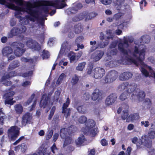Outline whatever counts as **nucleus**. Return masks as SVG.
Masks as SVG:
<instances>
[{
    "label": "nucleus",
    "mask_w": 155,
    "mask_h": 155,
    "mask_svg": "<svg viewBox=\"0 0 155 155\" xmlns=\"http://www.w3.org/2000/svg\"><path fill=\"white\" fill-rule=\"evenodd\" d=\"M31 84V82L30 81H26L22 83L21 85L22 86L24 87H28L30 86Z\"/></svg>",
    "instance_id": "obj_64"
},
{
    "label": "nucleus",
    "mask_w": 155,
    "mask_h": 155,
    "mask_svg": "<svg viewBox=\"0 0 155 155\" xmlns=\"http://www.w3.org/2000/svg\"><path fill=\"white\" fill-rule=\"evenodd\" d=\"M133 74L130 72H125L121 73L119 76V79L121 81H127L131 78Z\"/></svg>",
    "instance_id": "obj_16"
},
{
    "label": "nucleus",
    "mask_w": 155,
    "mask_h": 155,
    "mask_svg": "<svg viewBox=\"0 0 155 155\" xmlns=\"http://www.w3.org/2000/svg\"><path fill=\"white\" fill-rule=\"evenodd\" d=\"M20 65V62L18 61L15 60L10 64L8 68H16L18 67Z\"/></svg>",
    "instance_id": "obj_37"
},
{
    "label": "nucleus",
    "mask_w": 155,
    "mask_h": 155,
    "mask_svg": "<svg viewBox=\"0 0 155 155\" xmlns=\"http://www.w3.org/2000/svg\"><path fill=\"white\" fill-rule=\"evenodd\" d=\"M118 76V74L117 71L114 70L110 71L107 74L105 79L106 83H110L114 81Z\"/></svg>",
    "instance_id": "obj_5"
},
{
    "label": "nucleus",
    "mask_w": 155,
    "mask_h": 155,
    "mask_svg": "<svg viewBox=\"0 0 155 155\" xmlns=\"http://www.w3.org/2000/svg\"><path fill=\"white\" fill-rule=\"evenodd\" d=\"M13 52L12 48L9 46L5 47L2 50V53L4 56L8 57L9 55L12 54Z\"/></svg>",
    "instance_id": "obj_22"
},
{
    "label": "nucleus",
    "mask_w": 155,
    "mask_h": 155,
    "mask_svg": "<svg viewBox=\"0 0 155 155\" xmlns=\"http://www.w3.org/2000/svg\"><path fill=\"white\" fill-rule=\"evenodd\" d=\"M15 110L16 113L18 114H21L23 111V107L20 104H16L14 106Z\"/></svg>",
    "instance_id": "obj_28"
},
{
    "label": "nucleus",
    "mask_w": 155,
    "mask_h": 155,
    "mask_svg": "<svg viewBox=\"0 0 155 155\" xmlns=\"http://www.w3.org/2000/svg\"><path fill=\"white\" fill-rule=\"evenodd\" d=\"M10 78V77L8 73H6L4 74V75L2 77L1 81L6 80V79Z\"/></svg>",
    "instance_id": "obj_56"
},
{
    "label": "nucleus",
    "mask_w": 155,
    "mask_h": 155,
    "mask_svg": "<svg viewBox=\"0 0 155 155\" xmlns=\"http://www.w3.org/2000/svg\"><path fill=\"white\" fill-rule=\"evenodd\" d=\"M1 82L3 84L6 86H9L12 84V82L10 81L7 80L1 81Z\"/></svg>",
    "instance_id": "obj_58"
},
{
    "label": "nucleus",
    "mask_w": 155,
    "mask_h": 155,
    "mask_svg": "<svg viewBox=\"0 0 155 155\" xmlns=\"http://www.w3.org/2000/svg\"><path fill=\"white\" fill-rule=\"evenodd\" d=\"M50 56L49 52L45 50H43L42 52L41 57L43 59H47L50 58Z\"/></svg>",
    "instance_id": "obj_29"
},
{
    "label": "nucleus",
    "mask_w": 155,
    "mask_h": 155,
    "mask_svg": "<svg viewBox=\"0 0 155 155\" xmlns=\"http://www.w3.org/2000/svg\"><path fill=\"white\" fill-rule=\"evenodd\" d=\"M137 148L138 149H140L144 147V144L143 143L142 141L139 140L136 143Z\"/></svg>",
    "instance_id": "obj_50"
},
{
    "label": "nucleus",
    "mask_w": 155,
    "mask_h": 155,
    "mask_svg": "<svg viewBox=\"0 0 155 155\" xmlns=\"http://www.w3.org/2000/svg\"><path fill=\"white\" fill-rule=\"evenodd\" d=\"M122 16V13L120 12H118L115 14L114 15V18L116 20H118Z\"/></svg>",
    "instance_id": "obj_57"
},
{
    "label": "nucleus",
    "mask_w": 155,
    "mask_h": 155,
    "mask_svg": "<svg viewBox=\"0 0 155 155\" xmlns=\"http://www.w3.org/2000/svg\"><path fill=\"white\" fill-rule=\"evenodd\" d=\"M127 83H123L119 85L118 88L119 91H121L125 89L127 90Z\"/></svg>",
    "instance_id": "obj_39"
},
{
    "label": "nucleus",
    "mask_w": 155,
    "mask_h": 155,
    "mask_svg": "<svg viewBox=\"0 0 155 155\" xmlns=\"http://www.w3.org/2000/svg\"><path fill=\"white\" fill-rule=\"evenodd\" d=\"M71 141V139L69 137H68L65 138L64 145L66 146L68 144H70Z\"/></svg>",
    "instance_id": "obj_52"
},
{
    "label": "nucleus",
    "mask_w": 155,
    "mask_h": 155,
    "mask_svg": "<svg viewBox=\"0 0 155 155\" xmlns=\"http://www.w3.org/2000/svg\"><path fill=\"white\" fill-rule=\"evenodd\" d=\"M11 46L14 49V54L16 56H21L26 51L24 44L20 42H14L12 43Z\"/></svg>",
    "instance_id": "obj_3"
},
{
    "label": "nucleus",
    "mask_w": 155,
    "mask_h": 155,
    "mask_svg": "<svg viewBox=\"0 0 155 155\" xmlns=\"http://www.w3.org/2000/svg\"><path fill=\"white\" fill-rule=\"evenodd\" d=\"M35 94L34 93L31 95V97L29 98L27 101L26 103V105H28L31 103V102L32 101V100L35 97Z\"/></svg>",
    "instance_id": "obj_54"
},
{
    "label": "nucleus",
    "mask_w": 155,
    "mask_h": 155,
    "mask_svg": "<svg viewBox=\"0 0 155 155\" xmlns=\"http://www.w3.org/2000/svg\"><path fill=\"white\" fill-rule=\"evenodd\" d=\"M97 15V14L95 12H93L87 14L86 15H85V18L86 19H91L92 18H94Z\"/></svg>",
    "instance_id": "obj_40"
},
{
    "label": "nucleus",
    "mask_w": 155,
    "mask_h": 155,
    "mask_svg": "<svg viewBox=\"0 0 155 155\" xmlns=\"http://www.w3.org/2000/svg\"><path fill=\"white\" fill-rule=\"evenodd\" d=\"M95 124V123L94 120H89L85 124L86 130L88 131L91 128L94 127Z\"/></svg>",
    "instance_id": "obj_24"
},
{
    "label": "nucleus",
    "mask_w": 155,
    "mask_h": 155,
    "mask_svg": "<svg viewBox=\"0 0 155 155\" xmlns=\"http://www.w3.org/2000/svg\"><path fill=\"white\" fill-rule=\"evenodd\" d=\"M8 96L7 94H6L5 95V97L6 98H7V99L6 101H5V104H10L11 105H13L14 103L15 102V101H12L13 98H12V99L8 98L7 97Z\"/></svg>",
    "instance_id": "obj_42"
},
{
    "label": "nucleus",
    "mask_w": 155,
    "mask_h": 155,
    "mask_svg": "<svg viewBox=\"0 0 155 155\" xmlns=\"http://www.w3.org/2000/svg\"><path fill=\"white\" fill-rule=\"evenodd\" d=\"M137 84L134 83L130 84H128L127 89L126 91L129 93V95L132 94L131 95L132 98H135L136 97L134 94H137V91L138 90V89L137 88Z\"/></svg>",
    "instance_id": "obj_6"
},
{
    "label": "nucleus",
    "mask_w": 155,
    "mask_h": 155,
    "mask_svg": "<svg viewBox=\"0 0 155 155\" xmlns=\"http://www.w3.org/2000/svg\"><path fill=\"white\" fill-rule=\"evenodd\" d=\"M102 92L98 89H95L93 93L91 96L92 99L95 101L99 100L101 98Z\"/></svg>",
    "instance_id": "obj_18"
},
{
    "label": "nucleus",
    "mask_w": 155,
    "mask_h": 155,
    "mask_svg": "<svg viewBox=\"0 0 155 155\" xmlns=\"http://www.w3.org/2000/svg\"><path fill=\"white\" fill-rule=\"evenodd\" d=\"M14 9L17 11V13H20L21 11H24V8L15 6Z\"/></svg>",
    "instance_id": "obj_63"
},
{
    "label": "nucleus",
    "mask_w": 155,
    "mask_h": 155,
    "mask_svg": "<svg viewBox=\"0 0 155 155\" xmlns=\"http://www.w3.org/2000/svg\"><path fill=\"white\" fill-rule=\"evenodd\" d=\"M79 78L78 76L75 75L72 78L71 81V83L73 86L75 85L78 83L79 80Z\"/></svg>",
    "instance_id": "obj_41"
},
{
    "label": "nucleus",
    "mask_w": 155,
    "mask_h": 155,
    "mask_svg": "<svg viewBox=\"0 0 155 155\" xmlns=\"http://www.w3.org/2000/svg\"><path fill=\"white\" fill-rule=\"evenodd\" d=\"M9 70L8 71V73L10 77L12 78V77L15 76L16 75V74L14 71H11L10 70V68H9Z\"/></svg>",
    "instance_id": "obj_59"
},
{
    "label": "nucleus",
    "mask_w": 155,
    "mask_h": 155,
    "mask_svg": "<svg viewBox=\"0 0 155 155\" xmlns=\"http://www.w3.org/2000/svg\"><path fill=\"white\" fill-rule=\"evenodd\" d=\"M127 60L129 63V64H134L135 65H136L137 66H138V62L134 58L131 57H127Z\"/></svg>",
    "instance_id": "obj_31"
},
{
    "label": "nucleus",
    "mask_w": 155,
    "mask_h": 155,
    "mask_svg": "<svg viewBox=\"0 0 155 155\" xmlns=\"http://www.w3.org/2000/svg\"><path fill=\"white\" fill-rule=\"evenodd\" d=\"M36 3L32 4L29 2L26 3L25 5V12L29 15L25 16L26 18L31 21L34 22L35 20L37 21L39 24L42 27V29L44 28L45 21L43 18H39L40 13L39 11L33 8L37 6H39L37 4H35Z\"/></svg>",
    "instance_id": "obj_1"
},
{
    "label": "nucleus",
    "mask_w": 155,
    "mask_h": 155,
    "mask_svg": "<svg viewBox=\"0 0 155 155\" xmlns=\"http://www.w3.org/2000/svg\"><path fill=\"white\" fill-rule=\"evenodd\" d=\"M68 132L67 129L65 128H63L61 129L60 136L61 138L63 139L65 138L67 136Z\"/></svg>",
    "instance_id": "obj_38"
},
{
    "label": "nucleus",
    "mask_w": 155,
    "mask_h": 155,
    "mask_svg": "<svg viewBox=\"0 0 155 155\" xmlns=\"http://www.w3.org/2000/svg\"><path fill=\"white\" fill-rule=\"evenodd\" d=\"M15 150L16 149H21L22 152H24L27 150V145L23 143L21 145H20L15 147Z\"/></svg>",
    "instance_id": "obj_35"
},
{
    "label": "nucleus",
    "mask_w": 155,
    "mask_h": 155,
    "mask_svg": "<svg viewBox=\"0 0 155 155\" xmlns=\"http://www.w3.org/2000/svg\"><path fill=\"white\" fill-rule=\"evenodd\" d=\"M94 77L96 79L101 78L105 74V71L104 68H94Z\"/></svg>",
    "instance_id": "obj_12"
},
{
    "label": "nucleus",
    "mask_w": 155,
    "mask_h": 155,
    "mask_svg": "<svg viewBox=\"0 0 155 155\" xmlns=\"http://www.w3.org/2000/svg\"><path fill=\"white\" fill-rule=\"evenodd\" d=\"M32 118V116L30 113H26L22 117V123L23 125L25 126L27 124L30 123Z\"/></svg>",
    "instance_id": "obj_20"
},
{
    "label": "nucleus",
    "mask_w": 155,
    "mask_h": 155,
    "mask_svg": "<svg viewBox=\"0 0 155 155\" xmlns=\"http://www.w3.org/2000/svg\"><path fill=\"white\" fill-rule=\"evenodd\" d=\"M117 98V95L115 94H110L106 98L105 103L106 105L110 106L113 104L116 101Z\"/></svg>",
    "instance_id": "obj_11"
},
{
    "label": "nucleus",
    "mask_w": 155,
    "mask_h": 155,
    "mask_svg": "<svg viewBox=\"0 0 155 155\" xmlns=\"http://www.w3.org/2000/svg\"><path fill=\"white\" fill-rule=\"evenodd\" d=\"M35 4L39 6H51L56 9H61L67 5L64 0H56L54 1H38Z\"/></svg>",
    "instance_id": "obj_2"
},
{
    "label": "nucleus",
    "mask_w": 155,
    "mask_h": 155,
    "mask_svg": "<svg viewBox=\"0 0 155 155\" xmlns=\"http://www.w3.org/2000/svg\"><path fill=\"white\" fill-rule=\"evenodd\" d=\"M66 77L64 74L62 73L59 76L56 82V84L58 85L60 84L62 82L63 79Z\"/></svg>",
    "instance_id": "obj_44"
},
{
    "label": "nucleus",
    "mask_w": 155,
    "mask_h": 155,
    "mask_svg": "<svg viewBox=\"0 0 155 155\" xmlns=\"http://www.w3.org/2000/svg\"><path fill=\"white\" fill-rule=\"evenodd\" d=\"M85 140L84 136L83 135H81L78 139L76 140V143L77 145H80Z\"/></svg>",
    "instance_id": "obj_36"
},
{
    "label": "nucleus",
    "mask_w": 155,
    "mask_h": 155,
    "mask_svg": "<svg viewBox=\"0 0 155 155\" xmlns=\"http://www.w3.org/2000/svg\"><path fill=\"white\" fill-rule=\"evenodd\" d=\"M104 54V52L101 50H97L95 51L92 54L91 57L96 61L99 60Z\"/></svg>",
    "instance_id": "obj_17"
},
{
    "label": "nucleus",
    "mask_w": 155,
    "mask_h": 155,
    "mask_svg": "<svg viewBox=\"0 0 155 155\" xmlns=\"http://www.w3.org/2000/svg\"><path fill=\"white\" fill-rule=\"evenodd\" d=\"M53 133V130H51L47 134L46 136V139L47 140H48L50 139L52 137Z\"/></svg>",
    "instance_id": "obj_55"
},
{
    "label": "nucleus",
    "mask_w": 155,
    "mask_h": 155,
    "mask_svg": "<svg viewBox=\"0 0 155 155\" xmlns=\"http://www.w3.org/2000/svg\"><path fill=\"white\" fill-rule=\"evenodd\" d=\"M50 99V98L48 96L47 97L46 94H43L40 102V107H43L44 108H45L49 102Z\"/></svg>",
    "instance_id": "obj_19"
},
{
    "label": "nucleus",
    "mask_w": 155,
    "mask_h": 155,
    "mask_svg": "<svg viewBox=\"0 0 155 155\" xmlns=\"http://www.w3.org/2000/svg\"><path fill=\"white\" fill-rule=\"evenodd\" d=\"M82 7V5L81 3H78L75 7H73L70 8L69 10L71 14H74L77 13L78 9Z\"/></svg>",
    "instance_id": "obj_23"
},
{
    "label": "nucleus",
    "mask_w": 155,
    "mask_h": 155,
    "mask_svg": "<svg viewBox=\"0 0 155 155\" xmlns=\"http://www.w3.org/2000/svg\"><path fill=\"white\" fill-rule=\"evenodd\" d=\"M26 45L29 48L35 51H39L41 49V45L36 41L32 39L28 40Z\"/></svg>",
    "instance_id": "obj_7"
},
{
    "label": "nucleus",
    "mask_w": 155,
    "mask_h": 155,
    "mask_svg": "<svg viewBox=\"0 0 155 155\" xmlns=\"http://www.w3.org/2000/svg\"><path fill=\"white\" fill-rule=\"evenodd\" d=\"M117 52V50L116 49H110L107 52V54L109 56L111 57L112 56L116 55Z\"/></svg>",
    "instance_id": "obj_46"
},
{
    "label": "nucleus",
    "mask_w": 155,
    "mask_h": 155,
    "mask_svg": "<svg viewBox=\"0 0 155 155\" xmlns=\"http://www.w3.org/2000/svg\"><path fill=\"white\" fill-rule=\"evenodd\" d=\"M141 39L143 43L147 44L150 42V38L148 35H144L141 37Z\"/></svg>",
    "instance_id": "obj_30"
},
{
    "label": "nucleus",
    "mask_w": 155,
    "mask_h": 155,
    "mask_svg": "<svg viewBox=\"0 0 155 155\" xmlns=\"http://www.w3.org/2000/svg\"><path fill=\"white\" fill-rule=\"evenodd\" d=\"M129 46L128 40L127 39H124L123 42L119 43L118 45V49L119 51L124 55H128V52L124 48H127Z\"/></svg>",
    "instance_id": "obj_9"
},
{
    "label": "nucleus",
    "mask_w": 155,
    "mask_h": 155,
    "mask_svg": "<svg viewBox=\"0 0 155 155\" xmlns=\"http://www.w3.org/2000/svg\"><path fill=\"white\" fill-rule=\"evenodd\" d=\"M136 96L135 98H132V100H135L137 99L139 101H142L144 98L145 96V94L143 91H140L138 89L137 90L136 94H134Z\"/></svg>",
    "instance_id": "obj_21"
},
{
    "label": "nucleus",
    "mask_w": 155,
    "mask_h": 155,
    "mask_svg": "<svg viewBox=\"0 0 155 155\" xmlns=\"http://www.w3.org/2000/svg\"><path fill=\"white\" fill-rule=\"evenodd\" d=\"M20 28L13 27L10 31L9 36L12 38L14 36L18 35L22 33H24L26 31V28L25 26L20 24Z\"/></svg>",
    "instance_id": "obj_4"
},
{
    "label": "nucleus",
    "mask_w": 155,
    "mask_h": 155,
    "mask_svg": "<svg viewBox=\"0 0 155 155\" xmlns=\"http://www.w3.org/2000/svg\"><path fill=\"white\" fill-rule=\"evenodd\" d=\"M74 31L76 34H79L82 31L81 23H78L75 25L74 28Z\"/></svg>",
    "instance_id": "obj_25"
},
{
    "label": "nucleus",
    "mask_w": 155,
    "mask_h": 155,
    "mask_svg": "<svg viewBox=\"0 0 155 155\" xmlns=\"http://www.w3.org/2000/svg\"><path fill=\"white\" fill-rule=\"evenodd\" d=\"M139 115L137 114L136 113L133 114H131L127 118L126 121L129 122L130 121L137 120L139 118Z\"/></svg>",
    "instance_id": "obj_26"
},
{
    "label": "nucleus",
    "mask_w": 155,
    "mask_h": 155,
    "mask_svg": "<svg viewBox=\"0 0 155 155\" xmlns=\"http://www.w3.org/2000/svg\"><path fill=\"white\" fill-rule=\"evenodd\" d=\"M59 117L58 116H54L52 120L53 123H54L55 124H57L59 120Z\"/></svg>",
    "instance_id": "obj_62"
},
{
    "label": "nucleus",
    "mask_w": 155,
    "mask_h": 155,
    "mask_svg": "<svg viewBox=\"0 0 155 155\" xmlns=\"http://www.w3.org/2000/svg\"><path fill=\"white\" fill-rule=\"evenodd\" d=\"M19 133V129L18 127H12L8 130V136L9 139L14 140L18 137Z\"/></svg>",
    "instance_id": "obj_8"
},
{
    "label": "nucleus",
    "mask_w": 155,
    "mask_h": 155,
    "mask_svg": "<svg viewBox=\"0 0 155 155\" xmlns=\"http://www.w3.org/2000/svg\"><path fill=\"white\" fill-rule=\"evenodd\" d=\"M77 130V128L74 125H72L68 127V132L70 134L74 132Z\"/></svg>",
    "instance_id": "obj_45"
},
{
    "label": "nucleus",
    "mask_w": 155,
    "mask_h": 155,
    "mask_svg": "<svg viewBox=\"0 0 155 155\" xmlns=\"http://www.w3.org/2000/svg\"><path fill=\"white\" fill-rule=\"evenodd\" d=\"M15 94V92L12 91H11L10 90H9L8 91H7V92L5 93L3 96V98H4L5 100V101H6L7 99V98H6L5 97V95L6 94H7V95L8 96V97H7L8 99L10 98L12 99V97Z\"/></svg>",
    "instance_id": "obj_33"
},
{
    "label": "nucleus",
    "mask_w": 155,
    "mask_h": 155,
    "mask_svg": "<svg viewBox=\"0 0 155 155\" xmlns=\"http://www.w3.org/2000/svg\"><path fill=\"white\" fill-rule=\"evenodd\" d=\"M144 51L143 50H142L139 51V57L138 58V59L140 61L141 68H151L150 66H148L143 61V60L144 58Z\"/></svg>",
    "instance_id": "obj_15"
},
{
    "label": "nucleus",
    "mask_w": 155,
    "mask_h": 155,
    "mask_svg": "<svg viewBox=\"0 0 155 155\" xmlns=\"http://www.w3.org/2000/svg\"><path fill=\"white\" fill-rule=\"evenodd\" d=\"M140 71L143 75L145 77H153L155 79V72L152 69V68H148V70L146 68H141Z\"/></svg>",
    "instance_id": "obj_13"
},
{
    "label": "nucleus",
    "mask_w": 155,
    "mask_h": 155,
    "mask_svg": "<svg viewBox=\"0 0 155 155\" xmlns=\"http://www.w3.org/2000/svg\"><path fill=\"white\" fill-rule=\"evenodd\" d=\"M55 108L54 107H53L52 109H51L50 112V114L49 115L48 117V119L49 120H51V118L52 117L53 115L54 112L55 111Z\"/></svg>",
    "instance_id": "obj_53"
},
{
    "label": "nucleus",
    "mask_w": 155,
    "mask_h": 155,
    "mask_svg": "<svg viewBox=\"0 0 155 155\" xmlns=\"http://www.w3.org/2000/svg\"><path fill=\"white\" fill-rule=\"evenodd\" d=\"M129 93L126 91L122 93L120 96V99L122 101H124L127 99L129 96Z\"/></svg>",
    "instance_id": "obj_32"
},
{
    "label": "nucleus",
    "mask_w": 155,
    "mask_h": 155,
    "mask_svg": "<svg viewBox=\"0 0 155 155\" xmlns=\"http://www.w3.org/2000/svg\"><path fill=\"white\" fill-rule=\"evenodd\" d=\"M128 115V110H123V114L122 115V119L124 120L127 118Z\"/></svg>",
    "instance_id": "obj_51"
},
{
    "label": "nucleus",
    "mask_w": 155,
    "mask_h": 155,
    "mask_svg": "<svg viewBox=\"0 0 155 155\" xmlns=\"http://www.w3.org/2000/svg\"><path fill=\"white\" fill-rule=\"evenodd\" d=\"M60 92L58 91H56L55 92L54 96V100L56 101H58L59 98V96L60 95Z\"/></svg>",
    "instance_id": "obj_60"
},
{
    "label": "nucleus",
    "mask_w": 155,
    "mask_h": 155,
    "mask_svg": "<svg viewBox=\"0 0 155 155\" xmlns=\"http://www.w3.org/2000/svg\"><path fill=\"white\" fill-rule=\"evenodd\" d=\"M87 118L85 116H82L79 118L78 121L80 123L83 124L87 121Z\"/></svg>",
    "instance_id": "obj_49"
},
{
    "label": "nucleus",
    "mask_w": 155,
    "mask_h": 155,
    "mask_svg": "<svg viewBox=\"0 0 155 155\" xmlns=\"http://www.w3.org/2000/svg\"><path fill=\"white\" fill-rule=\"evenodd\" d=\"M110 38L112 39L113 38L112 37L110 36H107V37L105 38H104L105 41L104 42H103L102 41H100V42H98L97 45V46L95 47L94 49H93V50L91 49V51H93L94 50L97 49L98 47H100L101 48H104L108 45L109 42V40Z\"/></svg>",
    "instance_id": "obj_14"
},
{
    "label": "nucleus",
    "mask_w": 155,
    "mask_h": 155,
    "mask_svg": "<svg viewBox=\"0 0 155 155\" xmlns=\"http://www.w3.org/2000/svg\"><path fill=\"white\" fill-rule=\"evenodd\" d=\"M144 146L150 148L152 146V141L149 140L148 139H145L143 143Z\"/></svg>",
    "instance_id": "obj_43"
},
{
    "label": "nucleus",
    "mask_w": 155,
    "mask_h": 155,
    "mask_svg": "<svg viewBox=\"0 0 155 155\" xmlns=\"http://www.w3.org/2000/svg\"><path fill=\"white\" fill-rule=\"evenodd\" d=\"M101 3L104 5H107L110 4L112 2V0H101Z\"/></svg>",
    "instance_id": "obj_61"
},
{
    "label": "nucleus",
    "mask_w": 155,
    "mask_h": 155,
    "mask_svg": "<svg viewBox=\"0 0 155 155\" xmlns=\"http://www.w3.org/2000/svg\"><path fill=\"white\" fill-rule=\"evenodd\" d=\"M85 18V15L83 13L80 14L78 16H75L72 18V20L74 22L79 21Z\"/></svg>",
    "instance_id": "obj_27"
},
{
    "label": "nucleus",
    "mask_w": 155,
    "mask_h": 155,
    "mask_svg": "<svg viewBox=\"0 0 155 155\" xmlns=\"http://www.w3.org/2000/svg\"><path fill=\"white\" fill-rule=\"evenodd\" d=\"M77 109L80 113L84 114L87 112V109L85 106H78Z\"/></svg>",
    "instance_id": "obj_34"
},
{
    "label": "nucleus",
    "mask_w": 155,
    "mask_h": 155,
    "mask_svg": "<svg viewBox=\"0 0 155 155\" xmlns=\"http://www.w3.org/2000/svg\"><path fill=\"white\" fill-rule=\"evenodd\" d=\"M70 101L69 98H67L65 103L64 104L62 107V113L64 114V117L67 118L70 114L71 110L70 108H67Z\"/></svg>",
    "instance_id": "obj_10"
},
{
    "label": "nucleus",
    "mask_w": 155,
    "mask_h": 155,
    "mask_svg": "<svg viewBox=\"0 0 155 155\" xmlns=\"http://www.w3.org/2000/svg\"><path fill=\"white\" fill-rule=\"evenodd\" d=\"M148 136L151 139H153L155 138V131L150 130L148 133Z\"/></svg>",
    "instance_id": "obj_47"
},
{
    "label": "nucleus",
    "mask_w": 155,
    "mask_h": 155,
    "mask_svg": "<svg viewBox=\"0 0 155 155\" xmlns=\"http://www.w3.org/2000/svg\"><path fill=\"white\" fill-rule=\"evenodd\" d=\"M21 61L23 62H29L30 63H33V60L32 59H28L24 57H22L21 59Z\"/></svg>",
    "instance_id": "obj_48"
}]
</instances>
